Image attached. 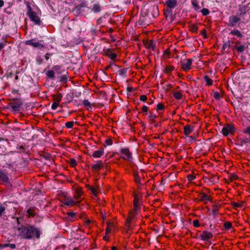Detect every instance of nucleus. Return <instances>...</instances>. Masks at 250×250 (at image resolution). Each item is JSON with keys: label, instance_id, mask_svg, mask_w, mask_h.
<instances>
[{"label": "nucleus", "instance_id": "obj_1", "mask_svg": "<svg viewBox=\"0 0 250 250\" xmlns=\"http://www.w3.org/2000/svg\"><path fill=\"white\" fill-rule=\"evenodd\" d=\"M18 229L22 238L30 239L35 237L37 238H39L40 237V230L33 226H21Z\"/></svg>", "mask_w": 250, "mask_h": 250}, {"label": "nucleus", "instance_id": "obj_2", "mask_svg": "<svg viewBox=\"0 0 250 250\" xmlns=\"http://www.w3.org/2000/svg\"><path fill=\"white\" fill-rule=\"evenodd\" d=\"M23 104V101L20 96L18 97L10 99L8 106L9 108L11 109L12 111L17 112L20 111L21 107Z\"/></svg>", "mask_w": 250, "mask_h": 250}, {"label": "nucleus", "instance_id": "obj_3", "mask_svg": "<svg viewBox=\"0 0 250 250\" xmlns=\"http://www.w3.org/2000/svg\"><path fill=\"white\" fill-rule=\"evenodd\" d=\"M28 12L27 16L30 20L34 23L35 25L40 26L42 24V21L39 17L38 16L36 12L32 10L31 7L29 4L27 5Z\"/></svg>", "mask_w": 250, "mask_h": 250}, {"label": "nucleus", "instance_id": "obj_4", "mask_svg": "<svg viewBox=\"0 0 250 250\" xmlns=\"http://www.w3.org/2000/svg\"><path fill=\"white\" fill-rule=\"evenodd\" d=\"M158 11V6H153L150 7L148 10L147 13L146 14L145 16H140L139 23L140 25H147L148 24V21H147V18H149V12H151V14L153 18L155 17V16L153 14V12H156L157 13Z\"/></svg>", "mask_w": 250, "mask_h": 250}, {"label": "nucleus", "instance_id": "obj_5", "mask_svg": "<svg viewBox=\"0 0 250 250\" xmlns=\"http://www.w3.org/2000/svg\"><path fill=\"white\" fill-rule=\"evenodd\" d=\"M141 207L140 204H134V208L133 211L130 210L128 213V216L126 220L125 225L128 228V229H130V223L131 219L133 218L135 214L138 213V212L140 211Z\"/></svg>", "mask_w": 250, "mask_h": 250}, {"label": "nucleus", "instance_id": "obj_6", "mask_svg": "<svg viewBox=\"0 0 250 250\" xmlns=\"http://www.w3.org/2000/svg\"><path fill=\"white\" fill-rule=\"evenodd\" d=\"M120 152L121 153V157L128 161H131L132 160V155L130 152L128 148H121L120 149Z\"/></svg>", "mask_w": 250, "mask_h": 250}, {"label": "nucleus", "instance_id": "obj_7", "mask_svg": "<svg viewBox=\"0 0 250 250\" xmlns=\"http://www.w3.org/2000/svg\"><path fill=\"white\" fill-rule=\"evenodd\" d=\"M86 7L88 8L86 3L83 2L75 7L73 10V12L76 16L81 15L84 12V8Z\"/></svg>", "mask_w": 250, "mask_h": 250}, {"label": "nucleus", "instance_id": "obj_8", "mask_svg": "<svg viewBox=\"0 0 250 250\" xmlns=\"http://www.w3.org/2000/svg\"><path fill=\"white\" fill-rule=\"evenodd\" d=\"M241 21L240 18L232 15L230 16L229 18V22L228 23V26L230 27L235 26L238 23L240 22Z\"/></svg>", "mask_w": 250, "mask_h": 250}, {"label": "nucleus", "instance_id": "obj_9", "mask_svg": "<svg viewBox=\"0 0 250 250\" xmlns=\"http://www.w3.org/2000/svg\"><path fill=\"white\" fill-rule=\"evenodd\" d=\"M204 180L208 185H213L219 182V177L215 175L210 174L208 177H204Z\"/></svg>", "mask_w": 250, "mask_h": 250}, {"label": "nucleus", "instance_id": "obj_10", "mask_svg": "<svg viewBox=\"0 0 250 250\" xmlns=\"http://www.w3.org/2000/svg\"><path fill=\"white\" fill-rule=\"evenodd\" d=\"M234 131V126L232 124H228L222 129V133L225 136H228L229 133H233Z\"/></svg>", "mask_w": 250, "mask_h": 250}, {"label": "nucleus", "instance_id": "obj_11", "mask_svg": "<svg viewBox=\"0 0 250 250\" xmlns=\"http://www.w3.org/2000/svg\"><path fill=\"white\" fill-rule=\"evenodd\" d=\"M192 62V60L190 59H182L180 62L181 67L185 71H187L190 69Z\"/></svg>", "mask_w": 250, "mask_h": 250}, {"label": "nucleus", "instance_id": "obj_12", "mask_svg": "<svg viewBox=\"0 0 250 250\" xmlns=\"http://www.w3.org/2000/svg\"><path fill=\"white\" fill-rule=\"evenodd\" d=\"M166 5L167 7L169 8L167 9L166 10V11L169 14H172V9H173L177 5V0H167L166 1Z\"/></svg>", "mask_w": 250, "mask_h": 250}, {"label": "nucleus", "instance_id": "obj_13", "mask_svg": "<svg viewBox=\"0 0 250 250\" xmlns=\"http://www.w3.org/2000/svg\"><path fill=\"white\" fill-rule=\"evenodd\" d=\"M246 43L245 42H244L243 44H241L240 41H237L235 42V45L233 46V48L235 49L237 52L242 53L248 47V46H246Z\"/></svg>", "mask_w": 250, "mask_h": 250}, {"label": "nucleus", "instance_id": "obj_14", "mask_svg": "<svg viewBox=\"0 0 250 250\" xmlns=\"http://www.w3.org/2000/svg\"><path fill=\"white\" fill-rule=\"evenodd\" d=\"M25 44L28 45L32 46L36 48H42L44 47V45L38 42H35L34 40H29L26 41Z\"/></svg>", "mask_w": 250, "mask_h": 250}, {"label": "nucleus", "instance_id": "obj_15", "mask_svg": "<svg viewBox=\"0 0 250 250\" xmlns=\"http://www.w3.org/2000/svg\"><path fill=\"white\" fill-rule=\"evenodd\" d=\"M199 200L201 202H208L209 201L210 202L212 203L213 200L211 197L208 195L207 194L202 192L199 194L198 196Z\"/></svg>", "mask_w": 250, "mask_h": 250}, {"label": "nucleus", "instance_id": "obj_16", "mask_svg": "<svg viewBox=\"0 0 250 250\" xmlns=\"http://www.w3.org/2000/svg\"><path fill=\"white\" fill-rule=\"evenodd\" d=\"M144 44L146 48L149 49H152V51H155L156 50V43L154 40L146 41L144 42Z\"/></svg>", "mask_w": 250, "mask_h": 250}, {"label": "nucleus", "instance_id": "obj_17", "mask_svg": "<svg viewBox=\"0 0 250 250\" xmlns=\"http://www.w3.org/2000/svg\"><path fill=\"white\" fill-rule=\"evenodd\" d=\"M200 236L202 240L208 241L210 238H212L213 234L211 232L205 230L200 234Z\"/></svg>", "mask_w": 250, "mask_h": 250}, {"label": "nucleus", "instance_id": "obj_18", "mask_svg": "<svg viewBox=\"0 0 250 250\" xmlns=\"http://www.w3.org/2000/svg\"><path fill=\"white\" fill-rule=\"evenodd\" d=\"M104 154V149L103 147H100L99 150L93 151L92 154H90V156L95 158H100Z\"/></svg>", "mask_w": 250, "mask_h": 250}, {"label": "nucleus", "instance_id": "obj_19", "mask_svg": "<svg viewBox=\"0 0 250 250\" xmlns=\"http://www.w3.org/2000/svg\"><path fill=\"white\" fill-rule=\"evenodd\" d=\"M88 8L90 9L89 7ZM90 9L94 13H98L102 11V7L100 3H96L93 4V7Z\"/></svg>", "mask_w": 250, "mask_h": 250}, {"label": "nucleus", "instance_id": "obj_20", "mask_svg": "<svg viewBox=\"0 0 250 250\" xmlns=\"http://www.w3.org/2000/svg\"><path fill=\"white\" fill-rule=\"evenodd\" d=\"M193 126H191L189 125H186L184 127V132L185 135L187 136H188L193 131Z\"/></svg>", "mask_w": 250, "mask_h": 250}, {"label": "nucleus", "instance_id": "obj_21", "mask_svg": "<svg viewBox=\"0 0 250 250\" xmlns=\"http://www.w3.org/2000/svg\"><path fill=\"white\" fill-rule=\"evenodd\" d=\"M104 166L102 161L101 160H98L96 161V164L92 165L91 167L93 170L98 171Z\"/></svg>", "mask_w": 250, "mask_h": 250}, {"label": "nucleus", "instance_id": "obj_22", "mask_svg": "<svg viewBox=\"0 0 250 250\" xmlns=\"http://www.w3.org/2000/svg\"><path fill=\"white\" fill-rule=\"evenodd\" d=\"M105 55L108 56L112 60H115L117 57V54L111 51V50L110 49H108L107 50V51L105 52Z\"/></svg>", "mask_w": 250, "mask_h": 250}, {"label": "nucleus", "instance_id": "obj_23", "mask_svg": "<svg viewBox=\"0 0 250 250\" xmlns=\"http://www.w3.org/2000/svg\"><path fill=\"white\" fill-rule=\"evenodd\" d=\"M229 34L236 36L237 37L242 38L244 37V35L238 30L234 29L230 31Z\"/></svg>", "mask_w": 250, "mask_h": 250}, {"label": "nucleus", "instance_id": "obj_24", "mask_svg": "<svg viewBox=\"0 0 250 250\" xmlns=\"http://www.w3.org/2000/svg\"><path fill=\"white\" fill-rule=\"evenodd\" d=\"M0 179L4 182H8L9 178L7 174L0 169Z\"/></svg>", "mask_w": 250, "mask_h": 250}, {"label": "nucleus", "instance_id": "obj_25", "mask_svg": "<svg viewBox=\"0 0 250 250\" xmlns=\"http://www.w3.org/2000/svg\"><path fill=\"white\" fill-rule=\"evenodd\" d=\"M83 192L81 188H78L75 192L74 198L76 200H78L81 198V196L83 195Z\"/></svg>", "mask_w": 250, "mask_h": 250}, {"label": "nucleus", "instance_id": "obj_26", "mask_svg": "<svg viewBox=\"0 0 250 250\" xmlns=\"http://www.w3.org/2000/svg\"><path fill=\"white\" fill-rule=\"evenodd\" d=\"M52 68L55 70L58 74H62L65 72L64 70H61L62 66L61 65H56L53 66Z\"/></svg>", "mask_w": 250, "mask_h": 250}, {"label": "nucleus", "instance_id": "obj_27", "mask_svg": "<svg viewBox=\"0 0 250 250\" xmlns=\"http://www.w3.org/2000/svg\"><path fill=\"white\" fill-rule=\"evenodd\" d=\"M127 69H128L127 68H125L120 69L118 71L119 74L121 76H122L124 78H125V77H126V73H127Z\"/></svg>", "mask_w": 250, "mask_h": 250}, {"label": "nucleus", "instance_id": "obj_28", "mask_svg": "<svg viewBox=\"0 0 250 250\" xmlns=\"http://www.w3.org/2000/svg\"><path fill=\"white\" fill-rule=\"evenodd\" d=\"M204 79L206 82V85H211L212 84L213 81L209 77L208 75H205L204 77Z\"/></svg>", "mask_w": 250, "mask_h": 250}, {"label": "nucleus", "instance_id": "obj_29", "mask_svg": "<svg viewBox=\"0 0 250 250\" xmlns=\"http://www.w3.org/2000/svg\"><path fill=\"white\" fill-rule=\"evenodd\" d=\"M5 247H10L11 249H15L16 248V245L14 244H0V248H3Z\"/></svg>", "mask_w": 250, "mask_h": 250}, {"label": "nucleus", "instance_id": "obj_30", "mask_svg": "<svg viewBox=\"0 0 250 250\" xmlns=\"http://www.w3.org/2000/svg\"><path fill=\"white\" fill-rule=\"evenodd\" d=\"M173 96L177 100H180L182 98V94L179 91H174L173 93Z\"/></svg>", "mask_w": 250, "mask_h": 250}, {"label": "nucleus", "instance_id": "obj_31", "mask_svg": "<svg viewBox=\"0 0 250 250\" xmlns=\"http://www.w3.org/2000/svg\"><path fill=\"white\" fill-rule=\"evenodd\" d=\"M46 75L49 78L54 79L55 77V73L53 70H48L46 73Z\"/></svg>", "mask_w": 250, "mask_h": 250}, {"label": "nucleus", "instance_id": "obj_32", "mask_svg": "<svg viewBox=\"0 0 250 250\" xmlns=\"http://www.w3.org/2000/svg\"><path fill=\"white\" fill-rule=\"evenodd\" d=\"M27 212L28 213V215L30 217H34L35 216L36 213L35 212V209L29 208L27 209Z\"/></svg>", "mask_w": 250, "mask_h": 250}, {"label": "nucleus", "instance_id": "obj_33", "mask_svg": "<svg viewBox=\"0 0 250 250\" xmlns=\"http://www.w3.org/2000/svg\"><path fill=\"white\" fill-rule=\"evenodd\" d=\"M62 96L61 93H59L57 95L54 96V100L55 102H58L59 104L61 101Z\"/></svg>", "mask_w": 250, "mask_h": 250}, {"label": "nucleus", "instance_id": "obj_34", "mask_svg": "<svg viewBox=\"0 0 250 250\" xmlns=\"http://www.w3.org/2000/svg\"><path fill=\"white\" fill-rule=\"evenodd\" d=\"M191 4L194 7L195 10H198L200 8L197 0H191Z\"/></svg>", "mask_w": 250, "mask_h": 250}, {"label": "nucleus", "instance_id": "obj_35", "mask_svg": "<svg viewBox=\"0 0 250 250\" xmlns=\"http://www.w3.org/2000/svg\"><path fill=\"white\" fill-rule=\"evenodd\" d=\"M174 67L173 66H167L163 70L164 72L166 73H169L171 72Z\"/></svg>", "mask_w": 250, "mask_h": 250}, {"label": "nucleus", "instance_id": "obj_36", "mask_svg": "<svg viewBox=\"0 0 250 250\" xmlns=\"http://www.w3.org/2000/svg\"><path fill=\"white\" fill-rule=\"evenodd\" d=\"M83 105L86 107L87 108V109H89V108H92V107H91V104L88 101V100H84L83 101Z\"/></svg>", "mask_w": 250, "mask_h": 250}, {"label": "nucleus", "instance_id": "obj_37", "mask_svg": "<svg viewBox=\"0 0 250 250\" xmlns=\"http://www.w3.org/2000/svg\"><path fill=\"white\" fill-rule=\"evenodd\" d=\"M58 79L60 82H66L67 81V77L65 75L58 77Z\"/></svg>", "mask_w": 250, "mask_h": 250}, {"label": "nucleus", "instance_id": "obj_38", "mask_svg": "<svg viewBox=\"0 0 250 250\" xmlns=\"http://www.w3.org/2000/svg\"><path fill=\"white\" fill-rule=\"evenodd\" d=\"M198 29V26L195 24H191L190 26V30L192 32L196 33Z\"/></svg>", "mask_w": 250, "mask_h": 250}, {"label": "nucleus", "instance_id": "obj_39", "mask_svg": "<svg viewBox=\"0 0 250 250\" xmlns=\"http://www.w3.org/2000/svg\"><path fill=\"white\" fill-rule=\"evenodd\" d=\"M113 144V141L111 138L107 139L104 141V146L106 147L107 146H109L112 145Z\"/></svg>", "mask_w": 250, "mask_h": 250}, {"label": "nucleus", "instance_id": "obj_40", "mask_svg": "<svg viewBox=\"0 0 250 250\" xmlns=\"http://www.w3.org/2000/svg\"><path fill=\"white\" fill-rule=\"evenodd\" d=\"M88 189L91 191V193L94 195H96L98 193V189L95 188L94 187L89 186Z\"/></svg>", "mask_w": 250, "mask_h": 250}, {"label": "nucleus", "instance_id": "obj_41", "mask_svg": "<svg viewBox=\"0 0 250 250\" xmlns=\"http://www.w3.org/2000/svg\"><path fill=\"white\" fill-rule=\"evenodd\" d=\"M250 143V139L248 138H245L241 140L240 145L243 146L244 144Z\"/></svg>", "mask_w": 250, "mask_h": 250}, {"label": "nucleus", "instance_id": "obj_42", "mask_svg": "<svg viewBox=\"0 0 250 250\" xmlns=\"http://www.w3.org/2000/svg\"><path fill=\"white\" fill-rule=\"evenodd\" d=\"M73 125H74V122L72 121L67 122L65 123V127L69 129L72 128Z\"/></svg>", "mask_w": 250, "mask_h": 250}, {"label": "nucleus", "instance_id": "obj_43", "mask_svg": "<svg viewBox=\"0 0 250 250\" xmlns=\"http://www.w3.org/2000/svg\"><path fill=\"white\" fill-rule=\"evenodd\" d=\"M69 164L72 167H74L77 165L76 160L74 158L70 159Z\"/></svg>", "mask_w": 250, "mask_h": 250}, {"label": "nucleus", "instance_id": "obj_44", "mask_svg": "<svg viewBox=\"0 0 250 250\" xmlns=\"http://www.w3.org/2000/svg\"><path fill=\"white\" fill-rule=\"evenodd\" d=\"M201 12L203 16H207L210 13L209 10L205 8L202 9Z\"/></svg>", "mask_w": 250, "mask_h": 250}, {"label": "nucleus", "instance_id": "obj_45", "mask_svg": "<svg viewBox=\"0 0 250 250\" xmlns=\"http://www.w3.org/2000/svg\"><path fill=\"white\" fill-rule=\"evenodd\" d=\"M131 0H118V3L119 4H128L131 3Z\"/></svg>", "mask_w": 250, "mask_h": 250}, {"label": "nucleus", "instance_id": "obj_46", "mask_svg": "<svg viewBox=\"0 0 250 250\" xmlns=\"http://www.w3.org/2000/svg\"><path fill=\"white\" fill-rule=\"evenodd\" d=\"M218 208V206H217V205L215 204V205L213 206V209H212V214L213 215V216H214V218H215V216H216V212L217 211Z\"/></svg>", "mask_w": 250, "mask_h": 250}, {"label": "nucleus", "instance_id": "obj_47", "mask_svg": "<svg viewBox=\"0 0 250 250\" xmlns=\"http://www.w3.org/2000/svg\"><path fill=\"white\" fill-rule=\"evenodd\" d=\"M156 108L157 110H161L165 108V106L162 103H160L157 104Z\"/></svg>", "mask_w": 250, "mask_h": 250}, {"label": "nucleus", "instance_id": "obj_48", "mask_svg": "<svg viewBox=\"0 0 250 250\" xmlns=\"http://www.w3.org/2000/svg\"><path fill=\"white\" fill-rule=\"evenodd\" d=\"M133 176L135 182L137 183H140V179L138 173L137 172H134Z\"/></svg>", "mask_w": 250, "mask_h": 250}, {"label": "nucleus", "instance_id": "obj_49", "mask_svg": "<svg viewBox=\"0 0 250 250\" xmlns=\"http://www.w3.org/2000/svg\"><path fill=\"white\" fill-rule=\"evenodd\" d=\"M43 59L41 57H37L36 60V64L41 65L43 63Z\"/></svg>", "mask_w": 250, "mask_h": 250}, {"label": "nucleus", "instance_id": "obj_50", "mask_svg": "<svg viewBox=\"0 0 250 250\" xmlns=\"http://www.w3.org/2000/svg\"><path fill=\"white\" fill-rule=\"evenodd\" d=\"M213 97L216 100H219L221 98L220 93L218 91H216L214 93Z\"/></svg>", "mask_w": 250, "mask_h": 250}, {"label": "nucleus", "instance_id": "obj_51", "mask_svg": "<svg viewBox=\"0 0 250 250\" xmlns=\"http://www.w3.org/2000/svg\"><path fill=\"white\" fill-rule=\"evenodd\" d=\"M231 226L232 225L229 222H225L224 224V227H225V229H230Z\"/></svg>", "mask_w": 250, "mask_h": 250}, {"label": "nucleus", "instance_id": "obj_52", "mask_svg": "<svg viewBox=\"0 0 250 250\" xmlns=\"http://www.w3.org/2000/svg\"><path fill=\"white\" fill-rule=\"evenodd\" d=\"M81 200H78V201H74L72 199H70V200L65 201L64 202H62V203H80Z\"/></svg>", "mask_w": 250, "mask_h": 250}, {"label": "nucleus", "instance_id": "obj_53", "mask_svg": "<svg viewBox=\"0 0 250 250\" xmlns=\"http://www.w3.org/2000/svg\"><path fill=\"white\" fill-rule=\"evenodd\" d=\"M59 104L58 102H53L51 105V108L53 110H56L59 106Z\"/></svg>", "mask_w": 250, "mask_h": 250}, {"label": "nucleus", "instance_id": "obj_54", "mask_svg": "<svg viewBox=\"0 0 250 250\" xmlns=\"http://www.w3.org/2000/svg\"><path fill=\"white\" fill-rule=\"evenodd\" d=\"M142 112L144 114H146L148 110V107L146 105H144L142 107Z\"/></svg>", "mask_w": 250, "mask_h": 250}, {"label": "nucleus", "instance_id": "obj_55", "mask_svg": "<svg viewBox=\"0 0 250 250\" xmlns=\"http://www.w3.org/2000/svg\"><path fill=\"white\" fill-rule=\"evenodd\" d=\"M42 158L46 160H50L51 159V155L49 153H46L42 156Z\"/></svg>", "mask_w": 250, "mask_h": 250}, {"label": "nucleus", "instance_id": "obj_56", "mask_svg": "<svg viewBox=\"0 0 250 250\" xmlns=\"http://www.w3.org/2000/svg\"><path fill=\"white\" fill-rule=\"evenodd\" d=\"M196 176L192 174H189L187 176V179L188 181H191L195 179Z\"/></svg>", "mask_w": 250, "mask_h": 250}, {"label": "nucleus", "instance_id": "obj_57", "mask_svg": "<svg viewBox=\"0 0 250 250\" xmlns=\"http://www.w3.org/2000/svg\"><path fill=\"white\" fill-rule=\"evenodd\" d=\"M52 53H46L44 55V58L46 61H48L50 58L52 56Z\"/></svg>", "mask_w": 250, "mask_h": 250}, {"label": "nucleus", "instance_id": "obj_58", "mask_svg": "<svg viewBox=\"0 0 250 250\" xmlns=\"http://www.w3.org/2000/svg\"><path fill=\"white\" fill-rule=\"evenodd\" d=\"M157 117V116L155 114H153L152 113H150L149 115L148 116V118H149V120L155 119Z\"/></svg>", "mask_w": 250, "mask_h": 250}, {"label": "nucleus", "instance_id": "obj_59", "mask_svg": "<svg viewBox=\"0 0 250 250\" xmlns=\"http://www.w3.org/2000/svg\"><path fill=\"white\" fill-rule=\"evenodd\" d=\"M140 101L145 102L147 100V97L146 95H142L140 96Z\"/></svg>", "mask_w": 250, "mask_h": 250}, {"label": "nucleus", "instance_id": "obj_60", "mask_svg": "<svg viewBox=\"0 0 250 250\" xmlns=\"http://www.w3.org/2000/svg\"><path fill=\"white\" fill-rule=\"evenodd\" d=\"M20 150H21L23 153H26L28 155L30 154L29 151H26L25 148L22 146H20L19 148Z\"/></svg>", "mask_w": 250, "mask_h": 250}, {"label": "nucleus", "instance_id": "obj_61", "mask_svg": "<svg viewBox=\"0 0 250 250\" xmlns=\"http://www.w3.org/2000/svg\"><path fill=\"white\" fill-rule=\"evenodd\" d=\"M206 32L207 31L206 29H204L201 31V34L204 36V38L205 39H207L208 38V36L206 34Z\"/></svg>", "mask_w": 250, "mask_h": 250}, {"label": "nucleus", "instance_id": "obj_62", "mask_svg": "<svg viewBox=\"0 0 250 250\" xmlns=\"http://www.w3.org/2000/svg\"><path fill=\"white\" fill-rule=\"evenodd\" d=\"M244 132L246 134L250 135V126H247L244 130Z\"/></svg>", "mask_w": 250, "mask_h": 250}, {"label": "nucleus", "instance_id": "obj_63", "mask_svg": "<svg viewBox=\"0 0 250 250\" xmlns=\"http://www.w3.org/2000/svg\"><path fill=\"white\" fill-rule=\"evenodd\" d=\"M229 41L228 42H225L223 44L222 49L225 50L227 47L229 46Z\"/></svg>", "mask_w": 250, "mask_h": 250}, {"label": "nucleus", "instance_id": "obj_64", "mask_svg": "<svg viewBox=\"0 0 250 250\" xmlns=\"http://www.w3.org/2000/svg\"><path fill=\"white\" fill-rule=\"evenodd\" d=\"M193 224L194 226L198 227L200 226L199 221L198 220H195L193 221Z\"/></svg>", "mask_w": 250, "mask_h": 250}]
</instances>
